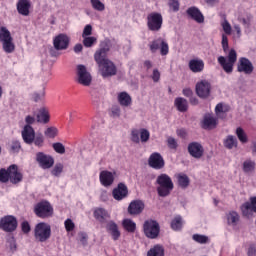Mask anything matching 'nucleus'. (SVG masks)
I'll return each mask as SVG.
<instances>
[{"instance_id":"5701e85b","label":"nucleus","mask_w":256,"mask_h":256,"mask_svg":"<svg viewBox=\"0 0 256 256\" xmlns=\"http://www.w3.org/2000/svg\"><path fill=\"white\" fill-rule=\"evenodd\" d=\"M112 195L116 201H123L129 195V189L127 185L119 183L116 188L113 189Z\"/></svg>"},{"instance_id":"b1692460","label":"nucleus","mask_w":256,"mask_h":256,"mask_svg":"<svg viewBox=\"0 0 256 256\" xmlns=\"http://www.w3.org/2000/svg\"><path fill=\"white\" fill-rule=\"evenodd\" d=\"M241 211L244 217H251L253 213H256V197H252L250 202L242 204Z\"/></svg>"},{"instance_id":"49530a36","label":"nucleus","mask_w":256,"mask_h":256,"mask_svg":"<svg viewBox=\"0 0 256 256\" xmlns=\"http://www.w3.org/2000/svg\"><path fill=\"white\" fill-rule=\"evenodd\" d=\"M255 170V161L246 160L243 163V171L244 173H251V171Z\"/></svg>"},{"instance_id":"79ce46f5","label":"nucleus","mask_w":256,"mask_h":256,"mask_svg":"<svg viewBox=\"0 0 256 256\" xmlns=\"http://www.w3.org/2000/svg\"><path fill=\"white\" fill-rule=\"evenodd\" d=\"M140 134H141V130L137 128L132 129L130 134L131 142L136 144L141 143Z\"/></svg>"},{"instance_id":"e433bc0d","label":"nucleus","mask_w":256,"mask_h":256,"mask_svg":"<svg viewBox=\"0 0 256 256\" xmlns=\"http://www.w3.org/2000/svg\"><path fill=\"white\" fill-rule=\"evenodd\" d=\"M177 181L181 189H187L189 187V183H191V180H189V176H187V174H178Z\"/></svg>"},{"instance_id":"3c124183","label":"nucleus","mask_w":256,"mask_h":256,"mask_svg":"<svg viewBox=\"0 0 256 256\" xmlns=\"http://www.w3.org/2000/svg\"><path fill=\"white\" fill-rule=\"evenodd\" d=\"M151 137V133L149 132V130L142 128L140 129V141L141 143H147V141H149Z\"/></svg>"},{"instance_id":"aec40b11","label":"nucleus","mask_w":256,"mask_h":256,"mask_svg":"<svg viewBox=\"0 0 256 256\" xmlns=\"http://www.w3.org/2000/svg\"><path fill=\"white\" fill-rule=\"evenodd\" d=\"M188 153L194 159H201L205 154V148L199 142H191L188 144Z\"/></svg>"},{"instance_id":"c9c22d12","label":"nucleus","mask_w":256,"mask_h":256,"mask_svg":"<svg viewBox=\"0 0 256 256\" xmlns=\"http://www.w3.org/2000/svg\"><path fill=\"white\" fill-rule=\"evenodd\" d=\"M147 256H165V248L161 244H156L147 252Z\"/></svg>"},{"instance_id":"a19ab883","label":"nucleus","mask_w":256,"mask_h":256,"mask_svg":"<svg viewBox=\"0 0 256 256\" xmlns=\"http://www.w3.org/2000/svg\"><path fill=\"white\" fill-rule=\"evenodd\" d=\"M224 147H226V149H233V147H237V138L233 135H229L224 141Z\"/></svg>"},{"instance_id":"a211bd4d","label":"nucleus","mask_w":256,"mask_h":256,"mask_svg":"<svg viewBox=\"0 0 256 256\" xmlns=\"http://www.w3.org/2000/svg\"><path fill=\"white\" fill-rule=\"evenodd\" d=\"M196 94L200 99H207L211 95V83L207 80H201L196 84Z\"/></svg>"},{"instance_id":"052dcab7","label":"nucleus","mask_w":256,"mask_h":256,"mask_svg":"<svg viewBox=\"0 0 256 256\" xmlns=\"http://www.w3.org/2000/svg\"><path fill=\"white\" fill-rule=\"evenodd\" d=\"M168 6L170 7V9H172V11L177 13V11H179V7H180L179 0H169Z\"/></svg>"},{"instance_id":"0eeeda50","label":"nucleus","mask_w":256,"mask_h":256,"mask_svg":"<svg viewBox=\"0 0 256 256\" xmlns=\"http://www.w3.org/2000/svg\"><path fill=\"white\" fill-rule=\"evenodd\" d=\"M144 235L148 239H157L161 231L159 222L153 219L146 220L143 224Z\"/></svg>"},{"instance_id":"9b49d317","label":"nucleus","mask_w":256,"mask_h":256,"mask_svg":"<svg viewBox=\"0 0 256 256\" xmlns=\"http://www.w3.org/2000/svg\"><path fill=\"white\" fill-rule=\"evenodd\" d=\"M17 218L13 215H6L0 219V229L5 233H13L17 229Z\"/></svg>"},{"instance_id":"dca6fc26","label":"nucleus","mask_w":256,"mask_h":256,"mask_svg":"<svg viewBox=\"0 0 256 256\" xmlns=\"http://www.w3.org/2000/svg\"><path fill=\"white\" fill-rule=\"evenodd\" d=\"M255 67L253 66V62L246 57H241L238 60L237 71L238 73H244V75H251Z\"/></svg>"},{"instance_id":"393cba45","label":"nucleus","mask_w":256,"mask_h":256,"mask_svg":"<svg viewBox=\"0 0 256 256\" xmlns=\"http://www.w3.org/2000/svg\"><path fill=\"white\" fill-rule=\"evenodd\" d=\"M106 231L109 233L113 241H119V238L121 237V231L119 230V226L115 221L110 220L106 224Z\"/></svg>"},{"instance_id":"412c9836","label":"nucleus","mask_w":256,"mask_h":256,"mask_svg":"<svg viewBox=\"0 0 256 256\" xmlns=\"http://www.w3.org/2000/svg\"><path fill=\"white\" fill-rule=\"evenodd\" d=\"M21 137L26 145H33V141H35V129L33 126L24 125L21 131Z\"/></svg>"},{"instance_id":"f03ea898","label":"nucleus","mask_w":256,"mask_h":256,"mask_svg":"<svg viewBox=\"0 0 256 256\" xmlns=\"http://www.w3.org/2000/svg\"><path fill=\"white\" fill-rule=\"evenodd\" d=\"M156 191L158 197H169L175 189V184L173 183V179L168 174L162 173L159 174L156 178Z\"/></svg>"},{"instance_id":"2f4dec72","label":"nucleus","mask_w":256,"mask_h":256,"mask_svg":"<svg viewBox=\"0 0 256 256\" xmlns=\"http://www.w3.org/2000/svg\"><path fill=\"white\" fill-rule=\"evenodd\" d=\"M118 103L122 106V107H129L131 106V103H133V100L131 99V95H129V93L127 92H120L118 94Z\"/></svg>"},{"instance_id":"f8f14e48","label":"nucleus","mask_w":256,"mask_h":256,"mask_svg":"<svg viewBox=\"0 0 256 256\" xmlns=\"http://www.w3.org/2000/svg\"><path fill=\"white\" fill-rule=\"evenodd\" d=\"M91 81H93V77L91 76V73L87 71V67L83 64H79L77 66V82L84 87H89Z\"/></svg>"},{"instance_id":"c756f323","label":"nucleus","mask_w":256,"mask_h":256,"mask_svg":"<svg viewBox=\"0 0 256 256\" xmlns=\"http://www.w3.org/2000/svg\"><path fill=\"white\" fill-rule=\"evenodd\" d=\"M50 119H51V116L49 115V110H47V108L42 107L38 110V113L36 115L37 123H42V125H47Z\"/></svg>"},{"instance_id":"864d4df0","label":"nucleus","mask_w":256,"mask_h":256,"mask_svg":"<svg viewBox=\"0 0 256 256\" xmlns=\"http://www.w3.org/2000/svg\"><path fill=\"white\" fill-rule=\"evenodd\" d=\"M33 143L35 147H43V145H45V137L43 136V134L40 133L37 136H34Z\"/></svg>"},{"instance_id":"09e8293b","label":"nucleus","mask_w":256,"mask_h":256,"mask_svg":"<svg viewBox=\"0 0 256 256\" xmlns=\"http://www.w3.org/2000/svg\"><path fill=\"white\" fill-rule=\"evenodd\" d=\"M20 151H21V142L17 139L12 140L10 144V152L19 153Z\"/></svg>"},{"instance_id":"ddd939ff","label":"nucleus","mask_w":256,"mask_h":256,"mask_svg":"<svg viewBox=\"0 0 256 256\" xmlns=\"http://www.w3.org/2000/svg\"><path fill=\"white\" fill-rule=\"evenodd\" d=\"M151 53H157L160 49V55L165 57L169 55V44L163 38H157L149 45Z\"/></svg>"},{"instance_id":"bb28decb","label":"nucleus","mask_w":256,"mask_h":256,"mask_svg":"<svg viewBox=\"0 0 256 256\" xmlns=\"http://www.w3.org/2000/svg\"><path fill=\"white\" fill-rule=\"evenodd\" d=\"M16 9L19 15L23 17H29L30 9H31V1L30 0H18L16 4Z\"/></svg>"},{"instance_id":"1a4fd4ad","label":"nucleus","mask_w":256,"mask_h":256,"mask_svg":"<svg viewBox=\"0 0 256 256\" xmlns=\"http://www.w3.org/2000/svg\"><path fill=\"white\" fill-rule=\"evenodd\" d=\"M220 25L224 31L225 34H222V49L224 53H227L229 51V38H227V35H231L233 33V27L231 26V23H229V20H227V16H222V21L220 22Z\"/></svg>"},{"instance_id":"473e14b6","label":"nucleus","mask_w":256,"mask_h":256,"mask_svg":"<svg viewBox=\"0 0 256 256\" xmlns=\"http://www.w3.org/2000/svg\"><path fill=\"white\" fill-rule=\"evenodd\" d=\"M94 217L100 223H105V221H107V219H109L111 215H109V212H107V210H105L104 208H97L96 210H94Z\"/></svg>"},{"instance_id":"423d86ee","label":"nucleus","mask_w":256,"mask_h":256,"mask_svg":"<svg viewBox=\"0 0 256 256\" xmlns=\"http://www.w3.org/2000/svg\"><path fill=\"white\" fill-rule=\"evenodd\" d=\"M34 213L40 219H49V217H53V206L49 201L43 200L34 206Z\"/></svg>"},{"instance_id":"4d7b16f0","label":"nucleus","mask_w":256,"mask_h":256,"mask_svg":"<svg viewBox=\"0 0 256 256\" xmlns=\"http://www.w3.org/2000/svg\"><path fill=\"white\" fill-rule=\"evenodd\" d=\"M55 152H57L59 155L65 154V145L60 142L53 143L52 145Z\"/></svg>"},{"instance_id":"603ef678","label":"nucleus","mask_w":256,"mask_h":256,"mask_svg":"<svg viewBox=\"0 0 256 256\" xmlns=\"http://www.w3.org/2000/svg\"><path fill=\"white\" fill-rule=\"evenodd\" d=\"M0 183H9V168L0 169Z\"/></svg>"},{"instance_id":"f704fd0d","label":"nucleus","mask_w":256,"mask_h":256,"mask_svg":"<svg viewBox=\"0 0 256 256\" xmlns=\"http://www.w3.org/2000/svg\"><path fill=\"white\" fill-rule=\"evenodd\" d=\"M215 113L220 119H225V113H229V105L220 102L215 107Z\"/></svg>"},{"instance_id":"bf43d9fd","label":"nucleus","mask_w":256,"mask_h":256,"mask_svg":"<svg viewBox=\"0 0 256 256\" xmlns=\"http://www.w3.org/2000/svg\"><path fill=\"white\" fill-rule=\"evenodd\" d=\"M167 145L169 149H174V150L177 149V147H179L177 140L171 136L167 138Z\"/></svg>"},{"instance_id":"a18cd8bd","label":"nucleus","mask_w":256,"mask_h":256,"mask_svg":"<svg viewBox=\"0 0 256 256\" xmlns=\"http://www.w3.org/2000/svg\"><path fill=\"white\" fill-rule=\"evenodd\" d=\"M90 3L94 11L103 12L105 10V4L101 0H90Z\"/></svg>"},{"instance_id":"774afa93","label":"nucleus","mask_w":256,"mask_h":256,"mask_svg":"<svg viewBox=\"0 0 256 256\" xmlns=\"http://www.w3.org/2000/svg\"><path fill=\"white\" fill-rule=\"evenodd\" d=\"M256 255V246L251 245L248 249V256H255Z\"/></svg>"},{"instance_id":"58836bf2","label":"nucleus","mask_w":256,"mask_h":256,"mask_svg":"<svg viewBox=\"0 0 256 256\" xmlns=\"http://www.w3.org/2000/svg\"><path fill=\"white\" fill-rule=\"evenodd\" d=\"M171 229L173 231H181L183 229V218L181 216H175L171 221Z\"/></svg>"},{"instance_id":"7ed1b4c3","label":"nucleus","mask_w":256,"mask_h":256,"mask_svg":"<svg viewBox=\"0 0 256 256\" xmlns=\"http://www.w3.org/2000/svg\"><path fill=\"white\" fill-rule=\"evenodd\" d=\"M218 63L228 75L233 73V67L237 63V51L235 49H230L227 56H219Z\"/></svg>"},{"instance_id":"8fccbe9b","label":"nucleus","mask_w":256,"mask_h":256,"mask_svg":"<svg viewBox=\"0 0 256 256\" xmlns=\"http://www.w3.org/2000/svg\"><path fill=\"white\" fill-rule=\"evenodd\" d=\"M32 99L35 101V103L43 101L45 99V87H43L39 92H35L32 96Z\"/></svg>"},{"instance_id":"72a5a7b5","label":"nucleus","mask_w":256,"mask_h":256,"mask_svg":"<svg viewBox=\"0 0 256 256\" xmlns=\"http://www.w3.org/2000/svg\"><path fill=\"white\" fill-rule=\"evenodd\" d=\"M174 105L180 113H185L189 109V102L183 97H178L174 100Z\"/></svg>"},{"instance_id":"4c0bfd02","label":"nucleus","mask_w":256,"mask_h":256,"mask_svg":"<svg viewBox=\"0 0 256 256\" xmlns=\"http://www.w3.org/2000/svg\"><path fill=\"white\" fill-rule=\"evenodd\" d=\"M122 226L128 233H135V229H137V224L131 219H124Z\"/></svg>"},{"instance_id":"4be33fe9","label":"nucleus","mask_w":256,"mask_h":256,"mask_svg":"<svg viewBox=\"0 0 256 256\" xmlns=\"http://www.w3.org/2000/svg\"><path fill=\"white\" fill-rule=\"evenodd\" d=\"M54 49L56 51H64L69 47V36L65 34H59L53 40Z\"/></svg>"},{"instance_id":"680f3d73","label":"nucleus","mask_w":256,"mask_h":256,"mask_svg":"<svg viewBox=\"0 0 256 256\" xmlns=\"http://www.w3.org/2000/svg\"><path fill=\"white\" fill-rule=\"evenodd\" d=\"M92 33H93V26H91V24H87L84 27L82 37H89Z\"/></svg>"},{"instance_id":"6e6d98bb","label":"nucleus","mask_w":256,"mask_h":256,"mask_svg":"<svg viewBox=\"0 0 256 256\" xmlns=\"http://www.w3.org/2000/svg\"><path fill=\"white\" fill-rule=\"evenodd\" d=\"M51 173L54 177H59L63 173V164L56 163Z\"/></svg>"},{"instance_id":"e2e57ef3","label":"nucleus","mask_w":256,"mask_h":256,"mask_svg":"<svg viewBox=\"0 0 256 256\" xmlns=\"http://www.w3.org/2000/svg\"><path fill=\"white\" fill-rule=\"evenodd\" d=\"M21 229H22V232L25 233V234L30 233L31 225L29 224L28 221H23L21 223Z\"/></svg>"},{"instance_id":"39448f33","label":"nucleus","mask_w":256,"mask_h":256,"mask_svg":"<svg viewBox=\"0 0 256 256\" xmlns=\"http://www.w3.org/2000/svg\"><path fill=\"white\" fill-rule=\"evenodd\" d=\"M0 43L4 53H13L15 51V43L13 42V36L7 27H0Z\"/></svg>"},{"instance_id":"de8ad7c7","label":"nucleus","mask_w":256,"mask_h":256,"mask_svg":"<svg viewBox=\"0 0 256 256\" xmlns=\"http://www.w3.org/2000/svg\"><path fill=\"white\" fill-rule=\"evenodd\" d=\"M83 38V45L84 47H92L95 45V43H97V38L94 36H85L82 37Z\"/></svg>"},{"instance_id":"ea45409f","label":"nucleus","mask_w":256,"mask_h":256,"mask_svg":"<svg viewBox=\"0 0 256 256\" xmlns=\"http://www.w3.org/2000/svg\"><path fill=\"white\" fill-rule=\"evenodd\" d=\"M192 239L195 241V243H199L200 245L209 243V236L203 234H194Z\"/></svg>"},{"instance_id":"37998d69","label":"nucleus","mask_w":256,"mask_h":256,"mask_svg":"<svg viewBox=\"0 0 256 256\" xmlns=\"http://www.w3.org/2000/svg\"><path fill=\"white\" fill-rule=\"evenodd\" d=\"M236 135L240 143H247V141H249V138L247 137V133H245V130H243V128L241 127H238L236 129Z\"/></svg>"},{"instance_id":"c03bdc74","label":"nucleus","mask_w":256,"mask_h":256,"mask_svg":"<svg viewBox=\"0 0 256 256\" xmlns=\"http://www.w3.org/2000/svg\"><path fill=\"white\" fill-rule=\"evenodd\" d=\"M57 133H59V130L56 127H48L45 131H44V135L45 137H47L48 139H55V137H57Z\"/></svg>"},{"instance_id":"cd10ccee","label":"nucleus","mask_w":256,"mask_h":256,"mask_svg":"<svg viewBox=\"0 0 256 256\" xmlns=\"http://www.w3.org/2000/svg\"><path fill=\"white\" fill-rule=\"evenodd\" d=\"M188 67L192 73H203L205 62L202 59L194 58L189 61Z\"/></svg>"},{"instance_id":"c85d7f7f","label":"nucleus","mask_w":256,"mask_h":256,"mask_svg":"<svg viewBox=\"0 0 256 256\" xmlns=\"http://www.w3.org/2000/svg\"><path fill=\"white\" fill-rule=\"evenodd\" d=\"M219 123V120L217 117L211 115V114H206L203 118L202 121V129H215Z\"/></svg>"},{"instance_id":"4468645a","label":"nucleus","mask_w":256,"mask_h":256,"mask_svg":"<svg viewBox=\"0 0 256 256\" xmlns=\"http://www.w3.org/2000/svg\"><path fill=\"white\" fill-rule=\"evenodd\" d=\"M148 165L152 169L159 171L165 167V159L159 152L152 153L148 158Z\"/></svg>"},{"instance_id":"13d9d810","label":"nucleus","mask_w":256,"mask_h":256,"mask_svg":"<svg viewBox=\"0 0 256 256\" xmlns=\"http://www.w3.org/2000/svg\"><path fill=\"white\" fill-rule=\"evenodd\" d=\"M238 21L244 25V29H249L251 27V16H247V18L238 17Z\"/></svg>"},{"instance_id":"69168bd1","label":"nucleus","mask_w":256,"mask_h":256,"mask_svg":"<svg viewBox=\"0 0 256 256\" xmlns=\"http://www.w3.org/2000/svg\"><path fill=\"white\" fill-rule=\"evenodd\" d=\"M233 29L236 31L235 37L237 39H241V35H242L241 26L239 24L234 23L233 24Z\"/></svg>"},{"instance_id":"338daca9","label":"nucleus","mask_w":256,"mask_h":256,"mask_svg":"<svg viewBox=\"0 0 256 256\" xmlns=\"http://www.w3.org/2000/svg\"><path fill=\"white\" fill-rule=\"evenodd\" d=\"M36 119L35 116L27 115L25 117V125H29L30 127L35 123Z\"/></svg>"},{"instance_id":"f3484780","label":"nucleus","mask_w":256,"mask_h":256,"mask_svg":"<svg viewBox=\"0 0 256 256\" xmlns=\"http://www.w3.org/2000/svg\"><path fill=\"white\" fill-rule=\"evenodd\" d=\"M8 181H10L12 185H17L23 181V173L19 171L17 164H12L8 167Z\"/></svg>"},{"instance_id":"2eb2a0df","label":"nucleus","mask_w":256,"mask_h":256,"mask_svg":"<svg viewBox=\"0 0 256 256\" xmlns=\"http://www.w3.org/2000/svg\"><path fill=\"white\" fill-rule=\"evenodd\" d=\"M115 177H117V172L103 170L99 174V181L102 187H111L115 183Z\"/></svg>"},{"instance_id":"20e7f679","label":"nucleus","mask_w":256,"mask_h":256,"mask_svg":"<svg viewBox=\"0 0 256 256\" xmlns=\"http://www.w3.org/2000/svg\"><path fill=\"white\" fill-rule=\"evenodd\" d=\"M34 238L38 243H47L51 239V225L45 222L36 224L34 228Z\"/></svg>"},{"instance_id":"6ab92c4d","label":"nucleus","mask_w":256,"mask_h":256,"mask_svg":"<svg viewBox=\"0 0 256 256\" xmlns=\"http://www.w3.org/2000/svg\"><path fill=\"white\" fill-rule=\"evenodd\" d=\"M186 15L189 17V19H192V21H195L196 23H205V16L197 6L189 7L186 10Z\"/></svg>"},{"instance_id":"9d476101","label":"nucleus","mask_w":256,"mask_h":256,"mask_svg":"<svg viewBox=\"0 0 256 256\" xmlns=\"http://www.w3.org/2000/svg\"><path fill=\"white\" fill-rule=\"evenodd\" d=\"M35 161L39 165L40 169H51L55 165V158L45 152H37L35 154Z\"/></svg>"},{"instance_id":"5fc2aeb1","label":"nucleus","mask_w":256,"mask_h":256,"mask_svg":"<svg viewBox=\"0 0 256 256\" xmlns=\"http://www.w3.org/2000/svg\"><path fill=\"white\" fill-rule=\"evenodd\" d=\"M64 227L67 233H71V231H75V222L71 218H68L64 221Z\"/></svg>"},{"instance_id":"f257e3e1","label":"nucleus","mask_w":256,"mask_h":256,"mask_svg":"<svg viewBox=\"0 0 256 256\" xmlns=\"http://www.w3.org/2000/svg\"><path fill=\"white\" fill-rule=\"evenodd\" d=\"M109 51H111V40L106 39L100 42L99 49L94 53V60L104 79L117 75V66L107 58Z\"/></svg>"},{"instance_id":"7c9ffc66","label":"nucleus","mask_w":256,"mask_h":256,"mask_svg":"<svg viewBox=\"0 0 256 256\" xmlns=\"http://www.w3.org/2000/svg\"><path fill=\"white\" fill-rule=\"evenodd\" d=\"M226 221L229 227H237L240 221L239 213L235 211H229L228 213H226Z\"/></svg>"},{"instance_id":"a878e982","label":"nucleus","mask_w":256,"mask_h":256,"mask_svg":"<svg viewBox=\"0 0 256 256\" xmlns=\"http://www.w3.org/2000/svg\"><path fill=\"white\" fill-rule=\"evenodd\" d=\"M145 209V203L141 200H134L128 206L129 215H141Z\"/></svg>"},{"instance_id":"6e6552de","label":"nucleus","mask_w":256,"mask_h":256,"mask_svg":"<svg viewBox=\"0 0 256 256\" xmlns=\"http://www.w3.org/2000/svg\"><path fill=\"white\" fill-rule=\"evenodd\" d=\"M147 27L149 31H161L163 27V15L159 12H151L147 15Z\"/></svg>"},{"instance_id":"0e129e2a","label":"nucleus","mask_w":256,"mask_h":256,"mask_svg":"<svg viewBox=\"0 0 256 256\" xmlns=\"http://www.w3.org/2000/svg\"><path fill=\"white\" fill-rule=\"evenodd\" d=\"M160 79H161V72H159L158 69H154L152 73V81H154V83H159Z\"/></svg>"}]
</instances>
